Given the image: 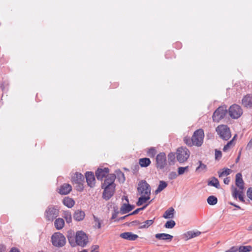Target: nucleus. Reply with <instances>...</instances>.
<instances>
[{
	"label": "nucleus",
	"mask_w": 252,
	"mask_h": 252,
	"mask_svg": "<svg viewBox=\"0 0 252 252\" xmlns=\"http://www.w3.org/2000/svg\"><path fill=\"white\" fill-rule=\"evenodd\" d=\"M94 221H95L97 223V228H100V227H101V224H100V222L99 221V219L96 217H95V216H94Z\"/></svg>",
	"instance_id": "54"
},
{
	"label": "nucleus",
	"mask_w": 252,
	"mask_h": 252,
	"mask_svg": "<svg viewBox=\"0 0 252 252\" xmlns=\"http://www.w3.org/2000/svg\"><path fill=\"white\" fill-rule=\"evenodd\" d=\"M54 225L58 230L61 229L64 225V221L62 218L57 219L54 222Z\"/></svg>",
	"instance_id": "27"
},
{
	"label": "nucleus",
	"mask_w": 252,
	"mask_h": 252,
	"mask_svg": "<svg viewBox=\"0 0 252 252\" xmlns=\"http://www.w3.org/2000/svg\"><path fill=\"white\" fill-rule=\"evenodd\" d=\"M157 154V150L155 147H151L147 150V155L151 158H154Z\"/></svg>",
	"instance_id": "35"
},
{
	"label": "nucleus",
	"mask_w": 252,
	"mask_h": 252,
	"mask_svg": "<svg viewBox=\"0 0 252 252\" xmlns=\"http://www.w3.org/2000/svg\"><path fill=\"white\" fill-rule=\"evenodd\" d=\"M120 213V211L118 210L117 208H116L115 207H114V212L112 213V215L111 218V220H114L116 219L118 215Z\"/></svg>",
	"instance_id": "48"
},
{
	"label": "nucleus",
	"mask_w": 252,
	"mask_h": 252,
	"mask_svg": "<svg viewBox=\"0 0 252 252\" xmlns=\"http://www.w3.org/2000/svg\"><path fill=\"white\" fill-rule=\"evenodd\" d=\"M198 162L199 163V166L196 168V170L197 171L199 169H201L202 170L206 171L207 169V166L205 164H203L201 161L199 160Z\"/></svg>",
	"instance_id": "47"
},
{
	"label": "nucleus",
	"mask_w": 252,
	"mask_h": 252,
	"mask_svg": "<svg viewBox=\"0 0 252 252\" xmlns=\"http://www.w3.org/2000/svg\"><path fill=\"white\" fill-rule=\"evenodd\" d=\"M252 148V138L250 140V141L248 143L246 146V150H250Z\"/></svg>",
	"instance_id": "55"
},
{
	"label": "nucleus",
	"mask_w": 252,
	"mask_h": 252,
	"mask_svg": "<svg viewBox=\"0 0 252 252\" xmlns=\"http://www.w3.org/2000/svg\"><path fill=\"white\" fill-rule=\"evenodd\" d=\"M84 182H81L75 184L76 185L75 186V188L77 191L82 192L84 190Z\"/></svg>",
	"instance_id": "45"
},
{
	"label": "nucleus",
	"mask_w": 252,
	"mask_h": 252,
	"mask_svg": "<svg viewBox=\"0 0 252 252\" xmlns=\"http://www.w3.org/2000/svg\"><path fill=\"white\" fill-rule=\"evenodd\" d=\"M131 215H129V214H128V215H126V216H123V217H120V218H119V219H116L115 221H120V220H125V219H126V218L127 217H128V216H131Z\"/></svg>",
	"instance_id": "57"
},
{
	"label": "nucleus",
	"mask_w": 252,
	"mask_h": 252,
	"mask_svg": "<svg viewBox=\"0 0 252 252\" xmlns=\"http://www.w3.org/2000/svg\"><path fill=\"white\" fill-rule=\"evenodd\" d=\"M235 184L240 189L243 190L244 189V182L241 173H238L236 175Z\"/></svg>",
	"instance_id": "21"
},
{
	"label": "nucleus",
	"mask_w": 252,
	"mask_h": 252,
	"mask_svg": "<svg viewBox=\"0 0 252 252\" xmlns=\"http://www.w3.org/2000/svg\"><path fill=\"white\" fill-rule=\"evenodd\" d=\"M208 185L214 187L217 189L220 188V185L219 181L218 179L215 177H213L211 178V180L208 181Z\"/></svg>",
	"instance_id": "28"
},
{
	"label": "nucleus",
	"mask_w": 252,
	"mask_h": 252,
	"mask_svg": "<svg viewBox=\"0 0 252 252\" xmlns=\"http://www.w3.org/2000/svg\"><path fill=\"white\" fill-rule=\"evenodd\" d=\"M242 103L247 108L252 107V95L248 94L245 95L242 99Z\"/></svg>",
	"instance_id": "17"
},
{
	"label": "nucleus",
	"mask_w": 252,
	"mask_h": 252,
	"mask_svg": "<svg viewBox=\"0 0 252 252\" xmlns=\"http://www.w3.org/2000/svg\"><path fill=\"white\" fill-rule=\"evenodd\" d=\"M155 219V218H154L153 220H147L144 222L141 223L142 224H140V225L139 226L138 229L148 228L149 226H150L153 224Z\"/></svg>",
	"instance_id": "30"
},
{
	"label": "nucleus",
	"mask_w": 252,
	"mask_h": 252,
	"mask_svg": "<svg viewBox=\"0 0 252 252\" xmlns=\"http://www.w3.org/2000/svg\"><path fill=\"white\" fill-rule=\"evenodd\" d=\"M155 237L160 240H165L167 242H170L173 239V236L166 233H157L155 235Z\"/></svg>",
	"instance_id": "22"
},
{
	"label": "nucleus",
	"mask_w": 252,
	"mask_h": 252,
	"mask_svg": "<svg viewBox=\"0 0 252 252\" xmlns=\"http://www.w3.org/2000/svg\"><path fill=\"white\" fill-rule=\"evenodd\" d=\"M185 172L183 167H179L178 168V174L179 175H183Z\"/></svg>",
	"instance_id": "53"
},
{
	"label": "nucleus",
	"mask_w": 252,
	"mask_h": 252,
	"mask_svg": "<svg viewBox=\"0 0 252 252\" xmlns=\"http://www.w3.org/2000/svg\"><path fill=\"white\" fill-rule=\"evenodd\" d=\"M175 213L174 209L171 207L165 211L162 217L166 219H172L174 218Z\"/></svg>",
	"instance_id": "24"
},
{
	"label": "nucleus",
	"mask_w": 252,
	"mask_h": 252,
	"mask_svg": "<svg viewBox=\"0 0 252 252\" xmlns=\"http://www.w3.org/2000/svg\"><path fill=\"white\" fill-rule=\"evenodd\" d=\"M227 112V110L225 107L223 106L219 107L213 114V121L215 122H219L224 117Z\"/></svg>",
	"instance_id": "11"
},
{
	"label": "nucleus",
	"mask_w": 252,
	"mask_h": 252,
	"mask_svg": "<svg viewBox=\"0 0 252 252\" xmlns=\"http://www.w3.org/2000/svg\"><path fill=\"white\" fill-rule=\"evenodd\" d=\"M231 172V170L228 168H224L222 172L219 171L218 174L219 177H221L224 176H227L229 175Z\"/></svg>",
	"instance_id": "40"
},
{
	"label": "nucleus",
	"mask_w": 252,
	"mask_h": 252,
	"mask_svg": "<svg viewBox=\"0 0 252 252\" xmlns=\"http://www.w3.org/2000/svg\"><path fill=\"white\" fill-rule=\"evenodd\" d=\"M240 156H241V152H239L238 156L236 158V160H235V162L236 163H238L239 162V161L240 160Z\"/></svg>",
	"instance_id": "61"
},
{
	"label": "nucleus",
	"mask_w": 252,
	"mask_h": 252,
	"mask_svg": "<svg viewBox=\"0 0 252 252\" xmlns=\"http://www.w3.org/2000/svg\"><path fill=\"white\" fill-rule=\"evenodd\" d=\"M228 112L230 117L234 119L239 118L243 113L241 107L236 104L232 105L229 107Z\"/></svg>",
	"instance_id": "8"
},
{
	"label": "nucleus",
	"mask_w": 252,
	"mask_h": 252,
	"mask_svg": "<svg viewBox=\"0 0 252 252\" xmlns=\"http://www.w3.org/2000/svg\"><path fill=\"white\" fill-rule=\"evenodd\" d=\"M247 195L248 197L252 200V188H249L247 191Z\"/></svg>",
	"instance_id": "51"
},
{
	"label": "nucleus",
	"mask_w": 252,
	"mask_h": 252,
	"mask_svg": "<svg viewBox=\"0 0 252 252\" xmlns=\"http://www.w3.org/2000/svg\"><path fill=\"white\" fill-rule=\"evenodd\" d=\"M177 159L180 163L186 161L189 158L190 152L186 147H181L177 150Z\"/></svg>",
	"instance_id": "5"
},
{
	"label": "nucleus",
	"mask_w": 252,
	"mask_h": 252,
	"mask_svg": "<svg viewBox=\"0 0 252 252\" xmlns=\"http://www.w3.org/2000/svg\"><path fill=\"white\" fill-rule=\"evenodd\" d=\"M130 212L129 208V204L128 203H123L120 210V213L121 214H125Z\"/></svg>",
	"instance_id": "31"
},
{
	"label": "nucleus",
	"mask_w": 252,
	"mask_h": 252,
	"mask_svg": "<svg viewBox=\"0 0 252 252\" xmlns=\"http://www.w3.org/2000/svg\"><path fill=\"white\" fill-rule=\"evenodd\" d=\"M150 198V195H142L139 197L136 205L138 206L142 205L143 203L146 202Z\"/></svg>",
	"instance_id": "29"
},
{
	"label": "nucleus",
	"mask_w": 252,
	"mask_h": 252,
	"mask_svg": "<svg viewBox=\"0 0 252 252\" xmlns=\"http://www.w3.org/2000/svg\"><path fill=\"white\" fill-rule=\"evenodd\" d=\"M239 252H250L252 251V247L251 246H240L238 247Z\"/></svg>",
	"instance_id": "39"
},
{
	"label": "nucleus",
	"mask_w": 252,
	"mask_h": 252,
	"mask_svg": "<svg viewBox=\"0 0 252 252\" xmlns=\"http://www.w3.org/2000/svg\"><path fill=\"white\" fill-rule=\"evenodd\" d=\"M236 136V135H235L234 137L233 138V139L232 140H231L230 141H229V142H227V143L224 145L223 148V151L224 152H226L229 148L230 147H231V146H232V145H233V141L235 138V137Z\"/></svg>",
	"instance_id": "44"
},
{
	"label": "nucleus",
	"mask_w": 252,
	"mask_h": 252,
	"mask_svg": "<svg viewBox=\"0 0 252 252\" xmlns=\"http://www.w3.org/2000/svg\"><path fill=\"white\" fill-rule=\"evenodd\" d=\"M178 176V174L176 172L172 171L168 175V178L169 180L175 179Z\"/></svg>",
	"instance_id": "49"
},
{
	"label": "nucleus",
	"mask_w": 252,
	"mask_h": 252,
	"mask_svg": "<svg viewBox=\"0 0 252 252\" xmlns=\"http://www.w3.org/2000/svg\"><path fill=\"white\" fill-rule=\"evenodd\" d=\"M116 175L117 178L119 181L121 183H124L126 180L124 173L122 172L120 170H118L116 171Z\"/></svg>",
	"instance_id": "36"
},
{
	"label": "nucleus",
	"mask_w": 252,
	"mask_h": 252,
	"mask_svg": "<svg viewBox=\"0 0 252 252\" xmlns=\"http://www.w3.org/2000/svg\"><path fill=\"white\" fill-rule=\"evenodd\" d=\"M243 190H241L239 191L237 189V188L233 187L232 189V195L234 199H237V198H238L240 201L245 203V200L244 199V194Z\"/></svg>",
	"instance_id": "14"
},
{
	"label": "nucleus",
	"mask_w": 252,
	"mask_h": 252,
	"mask_svg": "<svg viewBox=\"0 0 252 252\" xmlns=\"http://www.w3.org/2000/svg\"><path fill=\"white\" fill-rule=\"evenodd\" d=\"M151 163V161L149 158H143L139 159V164L141 167H147Z\"/></svg>",
	"instance_id": "26"
},
{
	"label": "nucleus",
	"mask_w": 252,
	"mask_h": 252,
	"mask_svg": "<svg viewBox=\"0 0 252 252\" xmlns=\"http://www.w3.org/2000/svg\"><path fill=\"white\" fill-rule=\"evenodd\" d=\"M175 161V155L173 153H170L168 155V162L170 165H173Z\"/></svg>",
	"instance_id": "38"
},
{
	"label": "nucleus",
	"mask_w": 252,
	"mask_h": 252,
	"mask_svg": "<svg viewBox=\"0 0 252 252\" xmlns=\"http://www.w3.org/2000/svg\"><path fill=\"white\" fill-rule=\"evenodd\" d=\"M124 199H125L126 201V203H129V200H128V198L127 196H123V197H122V200H124Z\"/></svg>",
	"instance_id": "62"
},
{
	"label": "nucleus",
	"mask_w": 252,
	"mask_h": 252,
	"mask_svg": "<svg viewBox=\"0 0 252 252\" xmlns=\"http://www.w3.org/2000/svg\"><path fill=\"white\" fill-rule=\"evenodd\" d=\"M63 217L66 220L67 223L72 222V215L69 211H64L63 212Z\"/></svg>",
	"instance_id": "33"
},
{
	"label": "nucleus",
	"mask_w": 252,
	"mask_h": 252,
	"mask_svg": "<svg viewBox=\"0 0 252 252\" xmlns=\"http://www.w3.org/2000/svg\"><path fill=\"white\" fill-rule=\"evenodd\" d=\"M84 176L79 172H75L71 177V182L73 184L84 182Z\"/></svg>",
	"instance_id": "19"
},
{
	"label": "nucleus",
	"mask_w": 252,
	"mask_h": 252,
	"mask_svg": "<svg viewBox=\"0 0 252 252\" xmlns=\"http://www.w3.org/2000/svg\"><path fill=\"white\" fill-rule=\"evenodd\" d=\"M229 204H230L231 205H232L234 207H235L236 208L238 209H241V208L240 206L239 205H237V204L232 202H229Z\"/></svg>",
	"instance_id": "59"
},
{
	"label": "nucleus",
	"mask_w": 252,
	"mask_h": 252,
	"mask_svg": "<svg viewBox=\"0 0 252 252\" xmlns=\"http://www.w3.org/2000/svg\"><path fill=\"white\" fill-rule=\"evenodd\" d=\"M167 158L164 152H160L156 157V167L158 170L164 171L167 166Z\"/></svg>",
	"instance_id": "2"
},
{
	"label": "nucleus",
	"mask_w": 252,
	"mask_h": 252,
	"mask_svg": "<svg viewBox=\"0 0 252 252\" xmlns=\"http://www.w3.org/2000/svg\"><path fill=\"white\" fill-rule=\"evenodd\" d=\"M139 165L136 164L134 166V170H137L138 171V169H139Z\"/></svg>",
	"instance_id": "64"
},
{
	"label": "nucleus",
	"mask_w": 252,
	"mask_h": 252,
	"mask_svg": "<svg viewBox=\"0 0 252 252\" xmlns=\"http://www.w3.org/2000/svg\"><path fill=\"white\" fill-rule=\"evenodd\" d=\"M120 236L124 239L129 241H134L138 237L137 235L129 232L122 233L120 234Z\"/></svg>",
	"instance_id": "20"
},
{
	"label": "nucleus",
	"mask_w": 252,
	"mask_h": 252,
	"mask_svg": "<svg viewBox=\"0 0 252 252\" xmlns=\"http://www.w3.org/2000/svg\"><path fill=\"white\" fill-rule=\"evenodd\" d=\"M67 238L68 239L69 243L72 247L76 246V236H74V233L71 231L67 232Z\"/></svg>",
	"instance_id": "23"
},
{
	"label": "nucleus",
	"mask_w": 252,
	"mask_h": 252,
	"mask_svg": "<svg viewBox=\"0 0 252 252\" xmlns=\"http://www.w3.org/2000/svg\"><path fill=\"white\" fill-rule=\"evenodd\" d=\"M151 188L145 180H141L138 184L137 191L141 195H150Z\"/></svg>",
	"instance_id": "10"
},
{
	"label": "nucleus",
	"mask_w": 252,
	"mask_h": 252,
	"mask_svg": "<svg viewBox=\"0 0 252 252\" xmlns=\"http://www.w3.org/2000/svg\"><path fill=\"white\" fill-rule=\"evenodd\" d=\"M207 201L210 205H215L218 202V198L215 196L211 195L208 197Z\"/></svg>",
	"instance_id": "37"
},
{
	"label": "nucleus",
	"mask_w": 252,
	"mask_h": 252,
	"mask_svg": "<svg viewBox=\"0 0 252 252\" xmlns=\"http://www.w3.org/2000/svg\"><path fill=\"white\" fill-rule=\"evenodd\" d=\"M116 178V176L115 174H109L106 177H105L104 181L101 184V186L106 185H114L115 184V180Z\"/></svg>",
	"instance_id": "16"
},
{
	"label": "nucleus",
	"mask_w": 252,
	"mask_h": 252,
	"mask_svg": "<svg viewBox=\"0 0 252 252\" xmlns=\"http://www.w3.org/2000/svg\"><path fill=\"white\" fill-rule=\"evenodd\" d=\"M168 184L165 181H160L158 186L155 191L156 194H158V193L161 192L162 190L166 188Z\"/></svg>",
	"instance_id": "32"
},
{
	"label": "nucleus",
	"mask_w": 252,
	"mask_h": 252,
	"mask_svg": "<svg viewBox=\"0 0 252 252\" xmlns=\"http://www.w3.org/2000/svg\"><path fill=\"white\" fill-rule=\"evenodd\" d=\"M148 205V204H145L143 207L136 209L132 213H130L129 215H135L138 214L140 211L144 210L147 207Z\"/></svg>",
	"instance_id": "46"
},
{
	"label": "nucleus",
	"mask_w": 252,
	"mask_h": 252,
	"mask_svg": "<svg viewBox=\"0 0 252 252\" xmlns=\"http://www.w3.org/2000/svg\"><path fill=\"white\" fill-rule=\"evenodd\" d=\"M204 137V133L202 129L199 128L196 130L192 136L194 145L197 147L201 146L203 142Z\"/></svg>",
	"instance_id": "6"
},
{
	"label": "nucleus",
	"mask_w": 252,
	"mask_h": 252,
	"mask_svg": "<svg viewBox=\"0 0 252 252\" xmlns=\"http://www.w3.org/2000/svg\"><path fill=\"white\" fill-rule=\"evenodd\" d=\"M175 221L174 220L171 219L169 220L166 221L164 224V227L166 228L171 229L173 228L175 226Z\"/></svg>",
	"instance_id": "41"
},
{
	"label": "nucleus",
	"mask_w": 252,
	"mask_h": 252,
	"mask_svg": "<svg viewBox=\"0 0 252 252\" xmlns=\"http://www.w3.org/2000/svg\"><path fill=\"white\" fill-rule=\"evenodd\" d=\"M76 246L81 247L86 246L89 242L88 237L83 231H78L76 233Z\"/></svg>",
	"instance_id": "7"
},
{
	"label": "nucleus",
	"mask_w": 252,
	"mask_h": 252,
	"mask_svg": "<svg viewBox=\"0 0 252 252\" xmlns=\"http://www.w3.org/2000/svg\"><path fill=\"white\" fill-rule=\"evenodd\" d=\"M9 252H20V251L16 248H12Z\"/></svg>",
	"instance_id": "60"
},
{
	"label": "nucleus",
	"mask_w": 252,
	"mask_h": 252,
	"mask_svg": "<svg viewBox=\"0 0 252 252\" xmlns=\"http://www.w3.org/2000/svg\"><path fill=\"white\" fill-rule=\"evenodd\" d=\"M201 232L199 231H189L185 234V235L188 239H191L199 236Z\"/></svg>",
	"instance_id": "34"
},
{
	"label": "nucleus",
	"mask_w": 252,
	"mask_h": 252,
	"mask_svg": "<svg viewBox=\"0 0 252 252\" xmlns=\"http://www.w3.org/2000/svg\"><path fill=\"white\" fill-rule=\"evenodd\" d=\"M58 192L62 195H66L69 193L72 190L71 186L67 183H64L61 185L59 189Z\"/></svg>",
	"instance_id": "15"
},
{
	"label": "nucleus",
	"mask_w": 252,
	"mask_h": 252,
	"mask_svg": "<svg viewBox=\"0 0 252 252\" xmlns=\"http://www.w3.org/2000/svg\"><path fill=\"white\" fill-rule=\"evenodd\" d=\"M140 224H142V223H141V222L138 220H135L131 222H127L125 223V225H126L129 227L137 225L140 226Z\"/></svg>",
	"instance_id": "43"
},
{
	"label": "nucleus",
	"mask_w": 252,
	"mask_h": 252,
	"mask_svg": "<svg viewBox=\"0 0 252 252\" xmlns=\"http://www.w3.org/2000/svg\"><path fill=\"white\" fill-rule=\"evenodd\" d=\"M184 142L189 147H191L194 145L192 137L190 138L188 136H186L184 138Z\"/></svg>",
	"instance_id": "42"
},
{
	"label": "nucleus",
	"mask_w": 252,
	"mask_h": 252,
	"mask_svg": "<svg viewBox=\"0 0 252 252\" xmlns=\"http://www.w3.org/2000/svg\"><path fill=\"white\" fill-rule=\"evenodd\" d=\"M216 131L220 137L223 140L227 141L231 137L229 128L226 125H221L216 128Z\"/></svg>",
	"instance_id": "4"
},
{
	"label": "nucleus",
	"mask_w": 252,
	"mask_h": 252,
	"mask_svg": "<svg viewBox=\"0 0 252 252\" xmlns=\"http://www.w3.org/2000/svg\"><path fill=\"white\" fill-rule=\"evenodd\" d=\"M59 209L58 206L52 205H49L45 210L44 215L48 221H53L59 215Z\"/></svg>",
	"instance_id": "1"
},
{
	"label": "nucleus",
	"mask_w": 252,
	"mask_h": 252,
	"mask_svg": "<svg viewBox=\"0 0 252 252\" xmlns=\"http://www.w3.org/2000/svg\"><path fill=\"white\" fill-rule=\"evenodd\" d=\"M85 217V212L81 210H76L73 214V218L74 220L80 221L84 220Z\"/></svg>",
	"instance_id": "18"
},
{
	"label": "nucleus",
	"mask_w": 252,
	"mask_h": 252,
	"mask_svg": "<svg viewBox=\"0 0 252 252\" xmlns=\"http://www.w3.org/2000/svg\"><path fill=\"white\" fill-rule=\"evenodd\" d=\"M129 208H130V210L131 211L135 208V206L129 204Z\"/></svg>",
	"instance_id": "63"
},
{
	"label": "nucleus",
	"mask_w": 252,
	"mask_h": 252,
	"mask_svg": "<svg viewBox=\"0 0 252 252\" xmlns=\"http://www.w3.org/2000/svg\"><path fill=\"white\" fill-rule=\"evenodd\" d=\"M63 203L68 208H71L74 205L75 201L69 197H65L63 200Z\"/></svg>",
	"instance_id": "25"
},
{
	"label": "nucleus",
	"mask_w": 252,
	"mask_h": 252,
	"mask_svg": "<svg viewBox=\"0 0 252 252\" xmlns=\"http://www.w3.org/2000/svg\"><path fill=\"white\" fill-rule=\"evenodd\" d=\"M51 241L52 245L58 248L63 247L66 243L65 237L60 232L54 233L52 236Z\"/></svg>",
	"instance_id": "3"
},
{
	"label": "nucleus",
	"mask_w": 252,
	"mask_h": 252,
	"mask_svg": "<svg viewBox=\"0 0 252 252\" xmlns=\"http://www.w3.org/2000/svg\"><path fill=\"white\" fill-rule=\"evenodd\" d=\"M109 171L110 170L108 167L98 168L95 171V176L98 180L102 181L103 178L109 174Z\"/></svg>",
	"instance_id": "12"
},
{
	"label": "nucleus",
	"mask_w": 252,
	"mask_h": 252,
	"mask_svg": "<svg viewBox=\"0 0 252 252\" xmlns=\"http://www.w3.org/2000/svg\"><path fill=\"white\" fill-rule=\"evenodd\" d=\"M86 182L89 187L92 188L95 186V179L93 172L87 171L85 174Z\"/></svg>",
	"instance_id": "13"
},
{
	"label": "nucleus",
	"mask_w": 252,
	"mask_h": 252,
	"mask_svg": "<svg viewBox=\"0 0 252 252\" xmlns=\"http://www.w3.org/2000/svg\"><path fill=\"white\" fill-rule=\"evenodd\" d=\"M116 185L101 186V188L103 189L102 193V197L106 200H108L113 196L115 192Z\"/></svg>",
	"instance_id": "9"
},
{
	"label": "nucleus",
	"mask_w": 252,
	"mask_h": 252,
	"mask_svg": "<svg viewBox=\"0 0 252 252\" xmlns=\"http://www.w3.org/2000/svg\"><path fill=\"white\" fill-rule=\"evenodd\" d=\"M230 182V177H226L223 179V183L224 184L228 185Z\"/></svg>",
	"instance_id": "58"
},
{
	"label": "nucleus",
	"mask_w": 252,
	"mask_h": 252,
	"mask_svg": "<svg viewBox=\"0 0 252 252\" xmlns=\"http://www.w3.org/2000/svg\"><path fill=\"white\" fill-rule=\"evenodd\" d=\"M222 156V153L220 151L216 150H215V158L216 159H219Z\"/></svg>",
	"instance_id": "50"
},
{
	"label": "nucleus",
	"mask_w": 252,
	"mask_h": 252,
	"mask_svg": "<svg viewBox=\"0 0 252 252\" xmlns=\"http://www.w3.org/2000/svg\"><path fill=\"white\" fill-rule=\"evenodd\" d=\"M238 251V247L236 246H233L229 250L226 251L225 252H237Z\"/></svg>",
	"instance_id": "52"
},
{
	"label": "nucleus",
	"mask_w": 252,
	"mask_h": 252,
	"mask_svg": "<svg viewBox=\"0 0 252 252\" xmlns=\"http://www.w3.org/2000/svg\"><path fill=\"white\" fill-rule=\"evenodd\" d=\"M98 248L99 246L98 245H93L92 246L93 250H91V252H99L97 251Z\"/></svg>",
	"instance_id": "56"
}]
</instances>
